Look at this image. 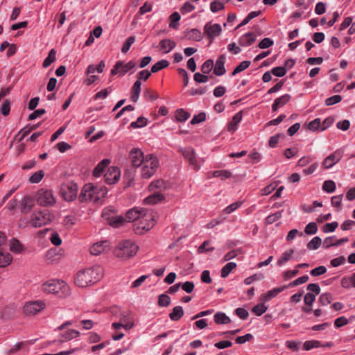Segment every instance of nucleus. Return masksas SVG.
Listing matches in <instances>:
<instances>
[{
  "mask_svg": "<svg viewBox=\"0 0 355 355\" xmlns=\"http://www.w3.org/2000/svg\"><path fill=\"white\" fill-rule=\"evenodd\" d=\"M103 277V268L99 265H95L77 272L74 282L78 286L85 288L97 283Z\"/></svg>",
  "mask_w": 355,
  "mask_h": 355,
  "instance_id": "f257e3e1",
  "label": "nucleus"
},
{
  "mask_svg": "<svg viewBox=\"0 0 355 355\" xmlns=\"http://www.w3.org/2000/svg\"><path fill=\"white\" fill-rule=\"evenodd\" d=\"M107 193V189L105 186L88 183L83 187L79 200L82 202H98Z\"/></svg>",
  "mask_w": 355,
  "mask_h": 355,
  "instance_id": "f03ea898",
  "label": "nucleus"
},
{
  "mask_svg": "<svg viewBox=\"0 0 355 355\" xmlns=\"http://www.w3.org/2000/svg\"><path fill=\"white\" fill-rule=\"evenodd\" d=\"M159 166L158 158L153 154H147V158L139 167L140 175L143 179H149L153 177Z\"/></svg>",
  "mask_w": 355,
  "mask_h": 355,
  "instance_id": "7ed1b4c3",
  "label": "nucleus"
},
{
  "mask_svg": "<svg viewBox=\"0 0 355 355\" xmlns=\"http://www.w3.org/2000/svg\"><path fill=\"white\" fill-rule=\"evenodd\" d=\"M42 290L46 294L65 295L69 292V286L65 282L60 279H51L42 285Z\"/></svg>",
  "mask_w": 355,
  "mask_h": 355,
  "instance_id": "20e7f679",
  "label": "nucleus"
},
{
  "mask_svg": "<svg viewBox=\"0 0 355 355\" xmlns=\"http://www.w3.org/2000/svg\"><path fill=\"white\" fill-rule=\"evenodd\" d=\"M139 250L138 245L132 241L126 240L119 243L114 250V254L121 259L134 257Z\"/></svg>",
  "mask_w": 355,
  "mask_h": 355,
  "instance_id": "39448f33",
  "label": "nucleus"
},
{
  "mask_svg": "<svg viewBox=\"0 0 355 355\" xmlns=\"http://www.w3.org/2000/svg\"><path fill=\"white\" fill-rule=\"evenodd\" d=\"M155 223V220L152 212L146 210L141 216L140 219L135 224V230L137 234H141L144 232L150 230Z\"/></svg>",
  "mask_w": 355,
  "mask_h": 355,
  "instance_id": "423d86ee",
  "label": "nucleus"
},
{
  "mask_svg": "<svg viewBox=\"0 0 355 355\" xmlns=\"http://www.w3.org/2000/svg\"><path fill=\"white\" fill-rule=\"evenodd\" d=\"M53 218L48 210L35 211L31 214L29 223L33 227H40L49 224Z\"/></svg>",
  "mask_w": 355,
  "mask_h": 355,
  "instance_id": "0eeeda50",
  "label": "nucleus"
},
{
  "mask_svg": "<svg viewBox=\"0 0 355 355\" xmlns=\"http://www.w3.org/2000/svg\"><path fill=\"white\" fill-rule=\"evenodd\" d=\"M78 189L77 184L68 182L61 185L60 193L65 201L71 202L77 197Z\"/></svg>",
  "mask_w": 355,
  "mask_h": 355,
  "instance_id": "6e6552de",
  "label": "nucleus"
},
{
  "mask_svg": "<svg viewBox=\"0 0 355 355\" xmlns=\"http://www.w3.org/2000/svg\"><path fill=\"white\" fill-rule=\"evenodd\" d=\"M36 200L42 206H53L56 202L53 191L46 189H41L37 192Z\"/></svg>",
  "mask_w": 355,
  "mask_h": 355,
  "instance_id": "1a4fd4ad",
  "label": "nucleus"
},
{
  "mask_svg": "<svg viewBox=\"0 0 355 355\" xmlns=\"http://www.w3.org/2000/svg\"><path fill=\"white\" fill-rule=\"evenodd\" d=\"M135 67L136 63L132 60H130L127 63L119 60L115 63L113 68L111 69L110 73L112 76L119 75V76H123L131 69H135Z\"/></svg>",
  "mask_w": 355,
  "mask_h": 355,
  "instance_id": "9d476101",
  "label": "nucleus"
},
{
  "mask_svg": "<svg viewBox=\"0 0 355 355\" xmlns=\"http://www.w3.org/2000/svg\"><path fill=\"white\" fill-rule=\"evenodd\" d=\"M46 307L43 300L29 301L24 304L23 311L26 315H35L41 312Z\"/></svg>",
  "mask_w": 355,
  "mask_h": 355,
  "instance_id": "9b49d317",
  "label": "nucleus"
},
{
  "mask_svg": "<svg viewBox=\"0 0 355 355\" xmlns=\"http://www.w3.org/2000/svg\"><path fill=\"white\" fill-rule=\"evenodd\" d=\"M147 158V154L139 148H133L129 153V159L132 166L139 168Z\"/></svg>",
  "mask_w": 355,
  "mask_h": 355,
  "instance_id": "f8f14e48",
  "label": "nucleus"
},
{
  "mask_svg": "<svg viewBox=\"0 0 355 355\" xmlns=\"http://www.w3.org/2000/svg\"><path fill=\"white\" fill-rule=\"evenodd\" d=\"M180 152L194 170L197 171L200 168V164L198 162L195 151L192 148H181Z\"/></svg>",
  "mask_w": 355,
  "mask_h": 355,
  "instance_id": "ddd939ff",
  "label": "nucleus"
},
{
  "mask_svg": "<svg viewBox=\"0 0 355 355\" xmlns=\"http://www.w3.org/2000/svg\"><path fill=\"white\" fill-rule=\"evenodd\" d=\"M222 32V27L219 24L207 23L204 26V33L207 37L214 40L216 37L219 36Z\"/></svg>",
  "mask_w": 355,
  "mask_h": 355,
  "instance_id": "4468645a",
  "label": "nucleus"
},
{
  "mask_svg": "<svg viewBox=\"0 0 355 355\" xmlns=\"http://www.w3.org/2000/svg\"><path fill=\"white\" fill-rule=\"evenodd\" d=\"M343 156V150L338 149L324 159L322 165L327 169L331 168L341 159Z\"/></svg>",
  "mask_w": 355,
  "mask_h": 355,
  "instance_id": "2eb2a0df",
  "label": "nucleus"
},
{
  "mask_svg": "<svg viewBox=\"0 0 355 355\" xmlns=\"http://www.w3.org/2000/svg\"><path fill=\"white\" fill-rule=\"evenodd\" d=\"M105 181L108 184H114L121 178V171L118 167L111 166L104 174Z\"/></svg>",
  "mask_w": 355,
  "mask_h": 355,
  "instance_id": "dca6fc26",
  "label": "nucleus"
},
{
  "mask_svg": "<svg viewBox=\"0 0 355 355\" xmlns=\"http://www.w3.org/2000/svg\"><path fill=\"white\" fill-rule=\"evenodd\" d=\"M145 211L144 209L142 208H132L128 211L125 214V220L128 222H132L135 221V223L138 221L139 219H140L141 216H142V214Z\"/></svg>",
  "mask_w": 355,
  "mask_h": 355,
  "instance_id": "f3484780",
  "label": "nucleus"
},
{
  "mask_svg": "<svg viewBox=\"0 0 355 355\" xmlns=\"http://www.w3.org/2000/svg\"><path fill=\"white\" fill-rule=\"evenodd\" d=\"M288 286H283L281 287L274 288L268 291L266 293L261 295L260 300L264 302L270 301L272 298L275 297L279 293L288 288Z\"/></svg>",
  "mask_w": 355,
  "mask_h": 355,
  "instance_id": "a211bd4d",
  "label": "nucleus"
},
{
  "mask_svg": "<svg viewBox=\"0 0 355 355\" xmlns=\"http://www.w3.org/2000/svg\"><path fill=\"white\" fill-rule=\"evenodd\" d=\"M109 248V242L107 241H101L96 242L90 248V253L92 255L97 256L105 252Z\"/></svg>",
  "mask_w": 355,
  "mask_h": 355,
  "instance_id": "6ab92c4d",
  "label": "nucleus"
},
{
  "mask_svg": "<svg viewBox=\"0 0 355 355\" xmlns=\"http://www.w3.org/2000/svg\"><path fill=\"white\" fill-rule=\"evenodd\" d=\"M225 55H220L216 60L214 64V73L215 75L220 76L225 73L226 70L225 68Z\"/></svg>",
  "mask_w": 355,
  "mask_h": 355,
  "instance_id": "aec40b11",
  "label": "nucleus"
},
{
  "mask_svg": "<svg viewBox=\"0 0 355 355\" xmlns=\"http://www.w3.org/2000/svg\"><path fill=\"white\" fill-rule=\"evenodd\" d=\"M256 39L257 37L254 33L248 32L239 37V44L242 46H248L252 45Z\"/></svg>",
  "mask_w": 355,
  "mask_h": 355,
  "instance_id": "412c9836",
  "label": "nucleus"
},
{
  "mask_svg": "<svg viewBox=\"0 0 355 355\" xmlns=\"http://www.w3.org/2000/svg\"><path fill=\"white\" fill-rule=\"evenodd\" d=\"M176 46V42L171 39H164L159 42L160 51L164 53L171 52Z\"/></svg>",
  "mask_w": 355,
  "mask_h": 355,
  "instance_id": "4be33fe9",
  "label": "nucleus"
},
{
  "mask_svg": "<svg viewBox=\"0 0 355 355\" xmlns=\"http://www.w3.org/2000/svg\"><path fill=\"white\" fill-rule=\"evenodd\" d=\"M291 98V95L286 94H284L282 96H281L279 98H277L272 105V111H277L279 108L283 107L284 105H285L286 103H288L290 100Z\"/></svg>",
  "mask_w": 355,
  "mask_h": 355,
  "instance_id": "5701e85b",
  "label": "nucleus"
},
{
  "mask_svg": "<svg viewBox=\"0 0 355 355\" xmlns=\"http://www.w3.org/2000/svg\"><path fill=\"white\" fill-rule=\"evenodd\" d=\"M21 211L24 214L30 212L34 205L32 198L28 196H24L19 202Z\"/></svg>",
  "mask_w": 355,
  "mask_h": 355,
  "instance_id": "b1692460",
  "label": "nucleus"
},
{
  "mask_svg": "<svg viewBox=\"0 0 355 355\" xmlns=\"http://www.w3.org/2000/svg\"><path fill=\"white\" fill-rule=\"evenodd\" d=\"M110 163V160L109 159H104L101 161L94 168L93 171V175L96 178L101 176L104 173L105 168L108 166Z\"/></svg>",
  "mask_w": 355,
  "mask_h": 355,
  "instance_id": "393cba45",
  "label": "nucleus"
},
{
  "mask_svg": "<svg viewBox=\"0 0 355 355\" xmlns=\"http://www.w3.org/2000/svg\"><path fill=\"white\" fill-rule=\"evenodd\" d=\"M12 261V257L5 249H0V268L9 266Z\"/></svg>",
  "mask_w": 355,
  "mask_h": 355,
  "instance_id": "a878e982",
  "label": "nucleus"
},
{
  "mask_svg": "<svg viewBox=\"0 0 355 355\" xmlns=\"http://www.w3.org/2000/svg\"><path fill=\"white\" fill-rule=\"evenodd\" d=\"M243 117V114L241 112H239L236 113L233 117L232 121L229 123L227 126V130L230 132H235L237 130V125L241 121Z\"/></svg>",
  "mask_w": 355,
  "mask_h": 355,
  "instance_id": "bb28decb",
  "label": "nucleus"
},
{
  "mask_svg": "<svg viewBox=\"0 0 355 355\" xmlns=\"http://www.w3.org/2000/svg\"><path fill=\"white\" fill-rule=\"evenodd\" d=\"M80 336V332L75 329H69L60 336V342H66L73 338H76Z\"/></svg>",
  "mask_w": 355,
  "mask_h": 355,
  "instance_id": "cd10ccee",
  "label": "nucleus"
},
{
  "mask_svg": "<svg viewBox=\"0 0 355 355\" xmlns=\"http://www.w3.org/2000/svg\"><path fill=\"white\" fill-rule=\"evenodd\" d=\"M164 196L160 193H155L144 199V202L147 205H153L164 200Z\"/></svg>",
  "mask_w": 355,
  "mask_h": 355,
  "instance_id": "c85d7f7f",
  "label": "nucleus"
},
{
  "mask_svg": "<svg viewBox=\"0 0 355 355\" xmlns=\"http://www.w3.org/2000/svg\"><path fill=\"white\" fill-rule=\"evenodd\" d=\"M141 83L140 80H136L132 87L131 98L133 102L136 103L139 100L141 92Z\"/></svg>",
  "mask_w": 355,
  "mask_h": 355,
  "instance_id": "c756f323",
  "label": "nucleus"
},
{
  "mask_svg": "<svg viewBox=\"0 0 355 355\" xmlns=\"http://www.w3.org/2000/svg\"><path fill=\"white\" fill-rule=\"evenodd\" d=\"M184 315V311L181 306H177L173 309L169 314V318L172 321L179 320Z\"/></svg>",
  "mask_w": 355,
  "mask_h": 355,
  "instance_id": "7c9ffc66",
  "label": "nucleus"
},
{
  "mask_svg": "<svg viewBox=\"0 0 355 355\" xmlns=\"http://www.w3.org/2000/svg\"><path fill=\"white\" fill-rule=\"evenodd\" d=\"M214 322L216 324H227V323L230 322V321H231L230 318L228 316H227L225 313H223V312H217L214 315Z\"/></svg>",
  "mask_w": 355,
  "mask_h": 355,
  "instance_id": "2f4dec72",
  "label": "nucleus"
},
{
  "mask_svg": "<svg viewBox=\"0 0 355 355\" xmlns=\"http://www.w3.org/2000/svg\"><path fill=\"white\" fill-rule=\"evenodd\" d=\"M341 286L345 288L355 287V272L350 277H345L341 279Z\"/></svg>",
  "mask_w": 355,
  "mask_h": 355,
  "instance_id": "473e14b6",
  "label": "nucleus"
},
{
  "mask_svg": "<svg viewBox=\"0 0 355 355\" xmlns=\"http://www.w3.org/2000/svg\"><path fill=\"white\" fill-rule=\"evenodd\" d=\"M236 268V263L234 262H229L226 265H225L220 272V276L223 278L227 277L229 274Z\"/></svg>",
  "mask_w": 355,
  "mask_h": 355,
  "instance_id": "72a5a7b5",
  "label": "nucleus"
},
{
  "mask_svg": "<svg viewBox=\"0 0 355 355\" xmlns=\"http://www.w3.org/2000/svg\"><path fill=\"white\" fill-rule=\"evenodd\" d=\"M187 37L195 41H200L203 38L201 31L197 28H193L188 31Z\"/></svg>",
  "mask_w": 355,
  "mask_h": 355,
  "instance_id": "f704fd0d",
  "label": "nucleus"
},
{
  "mask_svg": "<svg viewBox=\"0 0 355 355\" xmlns=\"http://www.w3.org/2000/svg\"><path fill=\"white\" fill-rule=\"evenodd\" d=\"M169 64V62L168 61H167L166 60H162L157 62H156L155 64H154L152 67H151V73H156V72H158L159 71L162 70V69H164L166 67H167Z\"/></svg>",
  "mask_w": 355,
  "mask_h": 355,
  "instance_id": "c9c22d12",
  "label": "nucleus"
},
{
  "mask_svg": "<svg viewBox=\"0 0 355 355\" xmlns=\"http://www.w3.org/2000/svg\"><path fill=\"white\" fill-rule=\"evenodd\" d=\"M56 59V51H55V49H51L49 53V55L47 56V58H46L43 62V67L44 68H46L48 67L49 66H50L51 64V63H53Z\"/></svg>",
  "mask_w": 355,
  "mask_h": 355,
  "instance_id": "e433bc0d",
  "label": "nucleus"
},
{
  "mask_svg": "<svg viewBox=\"0 0 355 355\" xmlns=\"http://www.w3.org/2000/svg\"><path fill=\"white\" fill-rule=\"evenodd\" d=\"M175 116L178 121L184 122L190 117V114L183 109H178L175 111Z\"/></svg>",
  "mask_w": 355,
  "mask_h": 355,
  "instance_id": "4c0bfd02",
  "label": "nucleus"
},
{
  "mask_svg": "<svg viewBox=\"0 0 355 355\" xmlns=\"http://www.w3.org/2000/svg\"><path fill=\"white\" fill-rule=\"evenodd\" d=\"M293 254V250H289L286 252H284L281 257L278 259L277 263L278 266H281L285 264L287 261H288Z\"/></svg>",
  "mask_w": 355,
  "mask_h": 355,
  "instance_id": "58836bf2",
  "label": "nucleus"
},
{
  "mask_svg": "<svg viewBox=\"0 0 355 355\" xmlns=\"http://www.w3.org/2000/svg\"><path fill=\"white\" fill-rule=\"evenodd\" d=\"M322 240L319 236L313 237L307 244V248L309 250H318L321 245Z\"/></svg>",
  "mask_w": 355,
  "mask_h": 355,
  "instance_id": "ea45409f",
  "label": "nucleus"
},
{
  "mask_svg": "<svg viewBox=\"0 0 355 355\" xmlns=\"http://www.w3.org/2000/svg\"><path fill=\"white\" fill-rule=\"evenodd\" d=\"M251 62L250 61L245 60L241 62L232 71V76H235L236 74L242 72L243 71L248 69Z\"/></svg>",
  "mask_w": 355,
  "mask_h": 355,
  "instance_id": "a19ab883",
  "label": "nucleus"
},
{
  "mask_svg": "<svg viewBox=\"0 0 355 355\" xmlns=\"http://www.w3.org/2000/svg\"><path fill=\"white\" fill-rule=\"evenodd\" d=\"M231 175H232V173L227 170H218V171H215L213 173L214 177L220 178L223 180L230 178Z\"/></svg>",
  "mask_w": 355,
  "mask_h": 355,
  "instance_id": "79ce46f5",
  "label": "nucleus"
},
{
  "mask_svg": "<svg viewBox=\"0 0 355 355\" xmlns=\"http://www.w3.org/2000/svg\"><path fill=\"white\" fill-rule=\"evenodd\" d=\"M318 230L317 224L315 222H311L306 225L304 232L308 235H313L317 233Z\"/></svg>",
  "mask_w": 355,
  "mask_h": 355,
  "instance_id": "37998d69",
  "label": "nucleus"
},
{
  "mask_svg": "<svg viewBox=\"0 0 355 355\" xmlns=\"http://www.w3.org/2000/svg\"><path fill=\"white\" fill-rule=\"evenodd\" d=\"M10 250L15 252H20L22 250V245L17 239H12L10 241Z\"/></svg>",
  "mask_w": 355,
  "mask_h": 355,
  "instance_id": "c03bdc74",
  "label": "nucleus"
},
{
  "mask_svg": "<svg viewBox=\"0 0 355 355\" xmlns=\"http://www.w3.org/2000/svg\"><path fill=\"white\" fill-rule=\"evenodd\" d=\"M165 187H165L164 181L162 179H159V180L152 182L148 186L150 191H154L156 189H165Z\"/></svg>",
  "mask_w": 355,
  "mask_h": 355,
  "instance_id": "a18cd8bd",
  "label": "nucleus"
},
{
  "mask_svg": "<svg viewBox=\"0 0 355 355\" xmlns=\"http://www.w3.org/2000/svg\"><path fill=\"white\" fill-rule=\"evenodd\" d=\"M322 189L329 193H331L336 190V184L332 180H326L323 183Z\"/></svg>",
  "mask_w": 355,
  "mask_h": 355,
  "instance_id": "49530a36",
  "label": "nucleus"
},
{
  "mask_svg": "<svg viewBox=\"0 0 355 355\" xmlns=\"http://www.w3.org/2000/svg\"><path fill=\"white\" fill-rule=\"evenodd\" d=\"M268 309V306L263 303L257 304L252 308V312L254 313L257 316H260L263 314Z\"/></svg>",
  "mask_w": 355,
  "mask_h": 355,
  "instance_id": "de8ad7c7",
  "label": "nucleus"
},
{
  "mask_svg": "<svg viewBox=\"0 0 355 355\" xmlns=\"http://www.w3.org/2000/svg\"><path fill=\"white\" fill-rule=\"evenodd\" d=\"M44 175V174L42 171H37L30 176L29 182L33 184L39 183L43 178Z\"/></svg>",
  "mask_w": 355,
  "mask_h": 355,
  "instance_id": "09e8293b",
  "label": "nucleus"
},
{
  "mask_svg": "<svg viewBox=\"0 0 355 355\" xmlns=\"http://www.w3.org/2000/svg\"><path fill=\"white\" fill-rule=\"evenodd\" d=\"M147 125V119L145 117L140 116L136 121H133L130 123V126L133 128H143Z\"/></svg>",
  "mask_w": 355,
  "mask_h": 355,
  "instance_id": "8fccbe9b",
  "label": "nucleus"
},
{
  "mask_svg": "<svg viewBox=\"0 0 355 355\" xmlns=\"http://www.w3.org/2000/svg\"><path fill=\"white\" fill-rule=\"evenodd\" d=\"M320 342L319 340H308L304 343V349L309 351L313 348H318L321 347Z\"/></svg>",
  "mask_w": 355,
  "mask_h": 355,
  "instance_id": "3c124183",
  "label": "nucleus"
},
{
  "mask_svg": "<svg viewBox=\"0 0 355 355\" xmlns=\"http://www.w3.org/2000/svg\"><path fill=\"white\" fill-rule=\"evenodd\" d=\"M319 303L322 306H327L331 302V295L330 293H324L320 295L319 300Z\"/></svg>",
  "mask_w": 355,
  "mask_h": 355,
  "instance_id": "603ef678",
  "label": "nucleus"
},
{
  "mask_svg": "<svg viewBox=\"0 0 355 355\" xmlns=\"http://www.w3.org/2000/svg\"><path fill=\"white\" fill-rule=\"evenodd\" d=\"M214 67V61L211 59L206 60L201 67V71L205 74H208Z\"/></svg>",
  "mask_w": 355,
  "mask_h": 355,
  "instance_id": "864d4df0",
  "label": "nucleus"
},
{
  "mask_svg": "<svg viewBox=\"0 0 355 355\" xmlns=\"http://www.w3.org/2000/svg\"><path fill=\"white\" fill-rule=\"evenodd\" d=\"M282 211H280L268 216L266 218V223L267 225L272 224L282 217Z\"/></svg>",
  "mask_w": 355,
  "mask_h": 355,
  "instance_id": "5fc2aeb1",
  "label": "nucleus"
},
{
  "mask_svg": "<svg viewBox=\"0 0 355 355\" xmlns=\"http://www.w3.org/2000/svg\"><path fill=\"white\" fill-rule=\"evenodd\" d=\"M225 8L224 4L223 2L218 1H212L210 4V10L212 12H217Z\"/></svg>",
  "mask_w": 355,
  "mask_h": 355,
  "instance_id": "6e6d98bb",
  "label": "nucleus"
},
{
  "mask_svg": "<svg viewBox=\"0 0 355 355\" xmlns=\"http://www.w3.org/2000/svg\"><path fill=\"white\" fill-rule=\"evenodd\" d=\"M171 303V298L166 294H161L158 298V304L162 307L168 306Z\"/></svg>",
  "mask_w": 355,
  "mask_h": 355,
  "instance_id": "4d7b16f0",
  "label": "nucleus"
},
{
  "mask_svg": "<svg viewBox=\"0 0 355 355\" xmlns=\"http://www.w3.org/2000/svg\"><path fill=\"white\" fill-rule=\"evenodd\" d=\"M114 213L113 210L111 208L107 207L103 209V210L102 211L101 216L105 220L110 222V220H112V219H114Z\"/></svg>",
  "mask_w": 355,
  "mask_h": 355,
  "instance_id": "13d9d810",
  "label": "nucleus"
},
{
  "mask_svg": "<svg viewBox=\"0 0 355 355\" xmlns=\"http://www.w3.org/2000/svg\"><path fill=\"white\" fill-rule=\"evenodd\" d=\"M338 223L336 221L332 223H326L322 227V231L324 233L333 232L338 227Z\"/></svg>",
  "mask_w": 355,
  "mask_h": 355,
  "instance_id": "bf43d9fd",
  "label": "nucleus"
},
{
  "mask_svg": "<svg viewBox=\"0 0 355 355\" xmlns=\"http://www.w3.org/2000/svg\"><path fill=\"white\" fill-rule=\"evenodd\" d=\"M170 19L171 23L169 24V26L171 28H176L180 19V15L178 12H174L170 15Z\"/></svg>",
  "mask_w": 355,
  "mask_h": 355,
  "instance_id": "052dcab7",
  "label": "nucleus"
},
{
  "mask_svg": "<svg viewBox=\"0 0 355 355\" xmlns=\"http://www.w3.org/2000/svg\"><path fill=\"white\" fill-rule=\"evenodd\" d=\"M196 8L195 6L189 1H186L180 8V12L184 15L193 11Z\"/></svg>",
  "mask_w": 355,
  "mask_h": 355,
  "instance_id": "680f3d73",
  "label": "nucleus"
},
{
  "mask_svg": "<svg viewBox=\"0 0 355 355\" xmlns=\"http://www.w3.org/2000/svg\"><path fill=\"white\" fill-rule=\"evenodd\" d=\"M321 121L320 119H315L310 121L308 124V128L311 131H315L319 129L321 130Z\"/></svg>",
  "mask_w": 355,
  "mask_h": 355,
  "instance_id": "e2e57ef3",
  "label": "nucleus"
},
{
  "mask_svg": "<svg viewBox=\"0 0 355 355\" xmlns=\"http://www.w3.org/2000/svg\"><path fill=\"white\" fill-rule=\"evenodd\" d=\"M135 37L134 36H130L128 37L121 48V51L123 53H126L129 51L131 45L135 42Z\"/></svg>",
  "mask_w": 355,
  "mask_h": 355,
  "instance_id": "0e129e2a",
  "label": "nucleus"
},
{
  "mask_svg": "<svg viewBox=\"0 0 355 355\" xmlns=\"http://www.w3.org/2000/svg\"><path fill=\"white\" fill-rule=\"evenodd\" d=\"M242 203L241 202L232 203L223 209V212L226 214H230L240 207Z\"/></svg>",
  "mask_w": 355,
  "mask_h": 355,
  "instance_id": "69168bd1",
  "label": "nucleus"
},
{
  "mask_svg": "<svg viewBox=\"0 0 355 355\" xmlns=\"http://www.w3.org/2000/svg\"><path fill=\"white\" fill-rule=\"evenodd\" d=\"M10 101L9 100H6L1 105L0 107V112L3 116H7L10 113Z\"/></svg>",
  "mask_w": 355,
  "mask_h": 355,
  "instance_id": "338daca9",
  "label": "nucleus"
},
{
  "mask_svg": "<svg viewBox=\"0 0 355 355\" xmlns=\"http://www.w3.org/2000/svg\"><path fill=\"white\" fill-rule=\"evenodd\" d=\"M272 73L277 77H283L287 73V69L285 67H277L272 69Z\"/></svg>",
  "mask_w": 355,
  "mask_h": 355,
  "instance_id": "774afa93",
  "label": "nucleus"
}]
</instances>
